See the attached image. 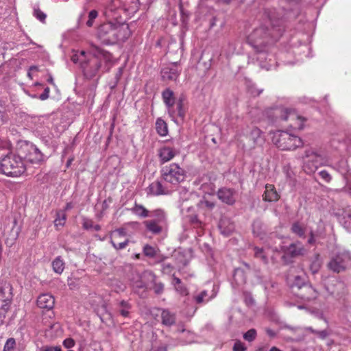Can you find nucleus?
<instances>
[{"label": "nucleus", "mask_w": 351, "mask_h": 351, "mask_svg": "<svg viewBox=\"0 0 351 351\" xmlns=\"http://www.w3.org/2000/svg\"><path fill=\"white\" fill-rule=\"evenodd\" d=\"M328 269L336 274L346 271L351 268V254L348 251L337 253L327 263Z\"/></svg>", "instance_id": "nucleus-8"}, {"label": "nucleus", "mask_w": 351, "mask_h": 351, "mask_svg": "<svg viewBox=\"0 0 351 351\" xmlns=\"http://www.w3.org/2000/svg\"><path fill=\"white\" fill-rule=\"evenodd\" d=\"M10 310V308L4 306L2 304H0V326H1L5 318V315L7 312Z\"/></svg>", "instance_id": "nucleus-50"}, {"label": "nucleus", "mask_w": 351, "mask_h": 351, "mask_svg": "<svg viewBox=\"0 0 351 351\" xmlns=\"http://www.w3.org/2000/svg\"><path fill=\"white\" fill-rule=\"evenodd\" d=\"M97 11L93 10L88 14V20L86 22V25L88 27H91L93 25V21L97 17Z\"/></svg>", "instance_id": "nucleus-49"}, {"label": "nucleus", "mask_w": 351, "mask_h": 351, "mask_svg": "<svg viewBox=\"0 0 351 351\" xmlns=\"http://www.w3.org/2000/svg\"><path fill=\"white\" fill-rule=\"evenodd\" d=\"M114 37H115L114 44L118 41L124 42L131 34L128 24L117 21V20L114 23Z\"/></svg>", "instance_id": "nucleus-15"}, {"label": "nucleus", "mask_w": 351, "mask_h": 351, "mask_svg": "<svg viewBox=\"0 0 351 351\" xmlns=\"http://www.w3.org/2000/svg\"><path fill=\"white\" fill-rule=\"evenodd\" d=\"M247 348L241 341H237L233 346V351H245Z\"/></svg>", "instance_id": "nucleus-53"}, {"label": "nucleus", "mask_w": 351, "mask_h": 351, "mask_svg": "<svg viewBox=\"0 0 351 351\" xmlns=\"http://www.w3.org/2000/svg\"><path fill=\"white\" fill-rule=\"evenodd\" d=\"M282 250L284 252L282 260L287 265L292 263L291 258L302 256L306 253L305 248L300 242L283 247Z\"/></svg>", "instance_id": "nucleus-11"}, {"label": "nucleus", "mask_w": 351, "mask_h": 351, "mask_svg": "<svg viewBox=\"0 0 351 351\" xmlns=\"http://www.w3.org/2000/svg\"><path fill=\"white\" fill-rule=\"evenodd\" d=\"M143 253L146 256L148 257H155L156 256V249L149 245H145L143 247Z\"/></svg>", "instance_id": "nucleus-43"}, {"label": "nucleus", "mask_w": 351, "mask_h": 351, "mask_svg": "<svg viewBox=\"0 0 351 351\" xmlns=\"http://www.w3.org/2000/svg\"><path fill=\"white\" fill-rule=\"evenodd\" d=\"M180 72L181 69H179L177 63H173L162 69L161 77L165 81H176Z\"/></svg>", "instance_id": "nucleus-17"}, {"label": "nucleus", "mask_w": 351, "mask_h": 351, "mask_svg": "<svg viewBox=\"0 0 351 351\" xmlns=\"http://www.w3.org/2000/svg\"><path fill=\"white\" fill-rule=\"evenodd\" d=\"M12 290V286L9 282H0V304L10 308L13 298Z\"/></svg>", "instance_id": "nucleus-13"}, {"label": "nucleus", "mask_w": 351, "mask_h": 351, "mask_svg": "<svg viewBox=\"0 0 351 351\" xmlns=\"http://www.w3.org/2000/svg\"><path fill=\"white\" fill-rule=\"evenodd\" d=\"M303 159V169L307 174L313 173L319 167L326 165L324 156L311 149L305 151Z\"/></svg>", "instance_id": "nucleus-9"}, {"label": "nucleus", "mask_w": 351, "mask_h": 351, "mask_svg": "<svg viewBox=\"0 0 351 351\" xmlns=\"http://www.w3.org/2000/svg\"><path fill=\"white\" fill-rule=\"evenodd\" d=\"M97 36L104 45H114L115 39V37H114V23L109 21L100 25L97 29Z\"/></svg>", "instance_id": "nucleus-10"}, {"label": "nucleus", "mask_w": 351, "mask_h": 351, "mask_svg": "<svg viewBox=\"0 0 351 351\" xmlns=\"http://www.w3.org/2000/svg\"><path fill=\"white\" fill-rule=\"evenodd\" d=\"M134 286L136 288L143 289L147 288L148 287V285L143 281V278H141L140 280H137L136 282H135Z\"/></svg>", "instance_id": "nucleus-56"}, {"label": "nucleus", "mask_w": 351, "mask_h": 351, "mask_svg": "<svg viewBox=\"0 0 351 351\" xmlns=\"http://www.w3.org/2000/svg\"><path fill=\"white\" fill-rule=\"evenodd\" d=\"M315 334L322 339H325L329 335V333L326 330H317V332Z\"/></svg>", "instance_id": "nucleus-61"}, {"label": "nucleus", "mask_w": 351, "mask_h": 351, "mask_svg": "<svg viewBox=\"0 0 351 351\" xmlns=\"http://www.w3.org/2000/svg\"><path fill=\"white\" fill-rule=\"evenodd\" d=\"M52 267L54 272L60 274L64 269V263L62 259L58 256L56 257L52 262Z\"/></svg>", "instance_id": "nucleus-34"}, {"label": "nucleus", "mask_w": 351, "mask_h": 351, "mask_svg": "<svg viewBox=\"0 0 351 351\" xmlns=\"http://www.w3.org/2000/svg\"><path fill=\"white\" fill-rule=\"evenodd\" d=\"M49 91H50L49 88L46 87L44 89L43 93L39 95L38 98L43 101L48 99L49 97Z\"/></svg>", "instance_id": "nucleus-58"}, {"label": "nucleus", "mask_w": 351, "mask_h": 351, "mask_svg": "<svg viewBox=\"0 0 351 351\" xmlns=\"http://www.w3.org/2000/svg\"><path fill=\"white\" fill-rule=\"evenodd\" d=\"M132 213L141 217L145 218L149 216L150 211L146 209L143 205L134 203V206L130 209Z\"/></svg>", "instance_id": "nucleus-29"}, {"label": "nucleus", "mask_w": 351, "mask_h": 351, "mask_svg": "<svg viewBox=\"0 0 351 351\" xmlns=\"http://www.w3.org/2000/svg\"><path fill=\"white\" fill-rule=\"evenodd\" d=\"M173 189H169V187L164 186L159 181H155L152 182L148 187V194L153 195H161L169 194Z\"/></svg>", "instance_id": "nucleus-21"}, {"label": "nucleus", "mask_w": 351, "mask_h": 351, "mask_svg": "<svg viewBox=\"0 0 351 351\" xmlns=\"http://www.w3.org/2000/svg\"><path fill=\"white\" fill-rule=\"evenodd\" d=\"M202 180H209V182H204L202 184L201 188L202 189V190L206 193H208V194L213 193L215 190V185L213 183V182H212L210 180V178H208V176H205L202 178Z\"/></svg>", "instance_id": "nucleus-35"}, {"label": "nucleus", "mask_w": 351, "mask_h": 351, "mask_svg": "<svg viewBox=\"0 0 351 351\" xmlns=\"http://www.w3.org/2000/svg\"><path fill=\"white\" fill-rule=\"evenodd\" d=\"M217 197L222 202L233 205L236 202V191L232 189L223 187L217 191Z\"/></svg>", "instance_id": "nucleus-19"}, {"label": "nucleus", "mask_w": 351, "mask_h": 351, "mask_svg": "<svg viewBox=\"0 0 351 351\" xmlns=\"http://www.w3.org/2000/svg\"><path fill=\"white\" fill-rule=\"evenodd\" d=\"M180 283H182L181 280L179 278L173 276L172 284L173 285L174 287Z\"/></svg>", "instance_id": "nucleus-64"}, {"label": "nucleus", "mask_w": 351, "mask_h": 351, "mask_svg": "<svg viewBox=\"0 0 351 351\" xmlns=\"http://www.w3.org/2000/svg\"><path fill=\"white\" fill-rule=\"evenodd\" d=\"M162 179L170 184L171 189L177 187L186 178L185 171L177 163H171L161 169Z\"/></svg>", "instance_id": "nucleus-6"}, {"label": "nucleus", "mask_w": 351, "mask_h": 351, "mask_svg": "<svg viewBox=\"0 0 351 351\" xmlns=\"http://www.w3.org/2000/svg\"><path fill=\"white\" fill-rule=\"evenodd\" d=\"M291 230L300 238L306 237V228L299 222H294L291 227Z\"/></svg>", "instance_id": "nucleus-32"}, {"label": "nucleus", "mask_w": 351, "mask_h": 351, "mask_svg": "<svg viewBox=\"0 0 351 351\" xmlns=\"http://www.w3.org/2000/svg\"><path fill=\"white\" fill-rule=\"evenodd\" d=\"M263 196V199L267 202H276L280 198L274 186L268 184L265 186V191Z\"/></svg>", "instance_id": "nucleus-25"}, {"label": "nucleus", "mask_w": 351, "mask_h": 351, "mask_svg": "<svg viewBox=\"0 0 351 351\" xmlns=\"http://www.w3.org/2000/svg\"><path fill=\"white\" fill-rule=\"evenodd\" d=\"M254 256L256 258L261 259L265 264L268 263V258L266 256L263 248L255 247L254 248Z\"/></svg>", "instance_id": "nucleus-39"}, {"label": "nucleus", "mask_w": 351, "mask_h": 351, "mask_svg": "<svg viewBox=\"0 0 351 351\" xmlns=\"http://www.w3.org/2000/svg\"><path fill=\"white\" fill-rule=\"evenodd\" d=\"M26 171L27 167L19 154H8L0 161V172L7 176L19 177Z\"/></svg>", "instance_id": "nucleus-3"}, {"label": "nucleus", "mask_w": 351, "mask_h": 351, "mask_svg": "<svg viewBox=\"0 0 351 351\" xmlns=\"http://www.w3.org/2000/svg\"><path fill=\"white\" fill-rule=\"evenodd\" d=\"M143 278H147L148 280H150L153 283V289L154 290V292L156 294H160L162 293L164 290V285L162 282H156V276L152 272H147L143 274Z\"/></svg>", "instance_id": "nucleus-28"}, {"label": "nucleus", "mask_w": 351, "mask_h": 351, "mask_svg": "<svg viewBox=\"0 0 351 351\" xmlns=\"http://www.w3.org/2000/svg\"><path fill=\"white\" fill-rule=\"evenodd\" d=\"M129 241L128 239L125 240L124 241L119 242L117 243L114 240L111 239L110 243L112 245V246L116 250H122L126 247V246L128 245Z\"/></svg>", "instance_id": "nucleus-47"}, {"label": "nucleus", "mask_w": 351, "mask_h": 351, "mask_svg": "<svg viewBox=\"0 0 351 351\" xmlns=\"http://www.w3.org/2000/svg\"><path fill=\"white\" fill-rule=\"evenodd\" d=\"M327 291L333 297L340 299L346 293V286L340 280H335L334 282L327 286Z\"/></svg>", "instance_id": "nucleus-18"}, {"label": "nucleus", "mask_w": 351, "mask_h": 351, "mask_svg": "<svg viewBox=\"0 0 351 351\" xmlns=\"http://www.w3.org/2000/svg\"><path fill=\"white\" fill-rule=\"evenodd\" d=\"M118 308V311L121 316L123 317H129L132 305L128 301L121 300L119 302Z\"/></svg>", "instance_id": "nucleus-33"}, {"label": "nucleus", "mask_w": 351, "mask_h": 351, "mask_svg": "<svg viewBox=\"0 0 351 351\" xmlns=\"http://www.w3.org/2000/svg\"><path fill=\"white\" fill-rule=\"evenodd\" d=\"M174 288L176 291L182 295H186L189 293L187 288L182 283L176 285Z\"/></svg>", "instance_id": "nucleus-51"}, {"label": "nucleus", "mask_w": 351, "mask_h": 351, "mask_svg": "<svg viewBox=\"0 0 351 351\" xmlns=\"http://www.w3.org/2000/svg\"><path fill=\"white\" fill-rule=\"evenodd\" d=\"M63 345L66 348H71L74 346L75 341L71 338H67L63 341Z\"/></svg>", "instance_id": "nucleus-57"}, {"label": "nucleus", "mask_w": 351, "mask_h": 351, "mask_svg": "<svg viewBox=\"0 0 351 351\" xmlns=\"http://www.w3.org/2000/svg\"><path fill=\"white\" fill-rule=\"evenodd\" d=\"M212 297H208V292L206 290L201 291L200 293L193 295V300L196 304L202 305L208 302L210 300Z\"/></svg>", "instance_id": "nucleus-31"}, {"label": "nucleus", "mask_w": 351, "mask_h": 351, "mask_svg": "<svg viewBox=\"0 0 351 351\" xmlns=\"http://www.w3.org/2000/svg\"><path fill=\"white\" fill-rule=\"evenodd\" d=\"M33 15L40 22H42V23L45 22L47 15L43 11H41L38 8H34Z\"/></svg>", "instance_id": "nucleus-44"}, {"label": "nucleus", "mask_w": 351, "mask_h": 351, "mask_svg": "<svg viewBox=\"0 0 351 351\" xmlns=\"http://www.w3.org/2000/svg\"><path fill=\"white\" fill-rule=\"evenodd\" d=\"M162 324L166 326H171L176 323V314L168 309H162L161 312Z\"/></svg>", "instance_id": "nucleus-26"}, {"label": "nucleus", "mask_w": 351, "mask_h": 351, "mask_svg": "<svg viewBox=\"0 0 351 351\" xmlns=\"http://www.w3.org/2000/svg\"><path fill=\"white\" fill-rule=\"evenodd\" d=\"M88 53L90 57L86 59V52L82 51L80 54L82 58L80 60L84 74L87 78H93L98 74L101 66V59L106 63L104 67L105 71L108 72L110 71L112 59V56L110 53L94 44H91Z\"/></svg>", "instance_id": "nucleus-2"}, {"label": "nucleus", "mask_w": 351, "mask_h": 351, "mask_svg": "<svg viewBox=\"0 0 351 351\" xmlns=\"http://www.w3.org/2000/svg\"><path fill=\"white\" fill-rule=\"evenodd\" d=\"M123 8L122 0H111L105 9L104 14L108 19L117 20Z\"/></svg>", "instance_id": "nucleus-16"}, {"label": "nucleus", "mask_w": 351, "mask_h": 351, "mask_svg": "<svg viewBox=\"0 0 351 351\" xmlns=\"http://www.w3.org/2000/svg\"><path fill=\"white\" fill-rule=\"evenodd\" d=\"M308 239L307 240V243L310 245H315L317 243V239L318 237L317 232H315L313 230H311L308 233Z\"/></svg>", "instance_id": "nucleus-46"}, {"label": "nucleus", "mask_w": 351, "mask_h": 351, "mask_svg": "<svg viewBox=\"0 0 351 351\" xmlns=\"http://www.w3.org/2000/svg\"><path fill=\"white\" fill-rule=\"evenodd\" d=\"M272 141L282 150H294L303 145V141L300 137L285 131L276 132Z\"/></svg>", "instance_id": "nucleus-5"}, {"label": "nucleus", "mask_w": 351, "mask_h": 351, "mask_svg": "<svg viewBox=\"0 0 351 351\" xmlns=\"http://www.w3.org/2000/svg\"><path fill=\"white\" fill-rule=\"evenodd\" d=\"M66 219V215L62 210H60L56 214V218L54 220L55 226H63Z\"/></svg>", "instance_id": "nucleus-37"}, {"label": "nucleus", "mask_w": 351, "mask_h": 351, "mask_svg": "<svg viewBox=\"0 0 351 351\" xmlns=\"http://www.w3.org/2000/svg\"><path fill=\"white\" fill-rule=\"evenodd\" d=\"M179 153V148L175 147V145H166L158 149V156L161 164L171 160Z\"/></svg>", "instance_id": "nucleus-14"}, {"label": "nucleus", "mask_w": 351, "mask_h": 351, "mask_svg": "<svg viewBox=\"0 0 351 351\" xmlns=\"http://www.w3.org/2000/svg\"><path fill=\"white\" fill-rule=\"evenodd\" d=\"M156 130L157 133L161 136H165L168 134L167 124L161 118H158L156 119Z\"/></svg>", "instance_id": "nucleus-30"}, {"label": "nucleus", "mask_w": 351, "mask_h": 351, "mask_svg": "<svg viewBox=\"0 0 351 351\" xmlns=\"http://www.w3.org/2000/svg\"><path fill=\"white\" fill-rule=\"evenodd\" d=\"M319 176L326 182H330L332 180V176L326 170H322L319 172Z\"/></svg>", "instance_id": "nucleus-54"}, {"label": "nucleus", "mask_w": 351, "mask_h": 351, "mask_svg": "<svg viewBox=\"0 0 351 351\" xmlns=\"http://www.w3.org/2000/svg\"><path fill=\"white\" fill-rule=\"evenodd\" d=\"M252 231L255 236L262 238L264 231L263 230V223L259 220H255L252 223Z\"/></svg>", "instance_id": "nucleus-36"}, {"label": "nucleus", "mask_w": 351, "mask_h": 351, "mask_svg": "<svg viewBox=\"0 0 351 351\" xmlns=\"http://www.w3.org/2000/svg\"><path fill=\"white\" fill-rule=\"evenodd\" d=\"M307 283L305 281V279L300 276H295L294 277V281L291 285L293 289L297 288L298 291H300L304 285H306Z\"/></svg>", "instance_id": "nucleus-38"}, {"label": "nucleus", "mask_w": 351, "mask_h": 351, "mask_svg": "<svg viewBox=\"0 0 351 351\" xmlns=\"http://www.w3.org/2000/svg\"><path fill=\"white\" fill-rule=\"evenodd\" d=\"M265 24L256 28L248 36L247 42L258 53L267 52L284 32L283 21L276 16L275 10H265Z\"/></svg>", "instance_id": "nucleus-1"}, {"label": "nucleus", "mask_w": 351, "mask_h": 351, "mask_svg": "<svg viewBox=\"0 0 351 351\" xmlns=\"http://www.w3.org/2000/svg\"><path fill=\"white\" fill-rule=\"evenodd\" d=\"M189 222L193 226L194 228H201L202 222L198 219L197 215H191L188 217Z\"/></svg>", "instance_id": "nucleus-42"}, {"label": "nucleus", "mask_w": 351, "mask_h": 351, "mask_svg": "<svg viewBox=\"0 0 351 351\" xmlns=\"http://www.w3.org/2000/svg\"><path fill=\"white\" fill-rule=\"evenodd\" d=\"M40 351H62L60 346H45L40 348Z\"/></svg>", "instance_id": "nucleus-55"}, {"label": "nucleus", "mask_w": 351, "mask_h": 351, "mask_svg": "<svg viewBox=\"0 0 351 351\" xmlns=\"http://www.w3.org/2000/svg\"><path fill=\"white\" fill-rule=\"evenodd\" d=\"M296 294L299 298L306 301H310L317 298L318 295L316 290L308 283L304 285L300 292H298Z\"/></svg>", "instance_id": "nucleus-22"}, {"label": "nucleus", "mask_w": 351, "mask_h": 351, "mask_svg": "<svg viewBox=\"0 0 351 351\" xmlns=\"http://www.w3.org/2000/svg\"><path fill=\"white\" fill-rule=\"evenodd\" d=\"M83 228L86 230H90L91 228H93V222L92 220H90V219H84V221H83Z\"/></svg>", "instance_id": "nucleus-59"}, {"label": "nucleus", "mask_w": 351, "mask_h": 351, "mask_svg": "<svg viewBox=\"0 0 351 351\" xmlns=\"http://www.w3.org/2000/svg\"><path fill=\"white\" fill-rule=\"evenodd\" d=\"M174 270V267L170 263H163L162 265V271L166 274H171Z\"/></svg>", "instance_id": "nucleus-52"}, {"label": "nucleus", "mask_w": 351, "mask_h": 351, "mask_svg": "<svg viewBox=\"0 0 351 351\" xmlns=\"http://www.w3.org/2000/svg\"><path fill=\"white\" fill-rule=\"evenodd\" d=\"M176 111L177 115L182 119H183L185 116V110L184 108V104L181 103V101L176 102Z\"/></svg>", "instance_id": "nucleus-48"}, {"label": "nucleus", "mask_w": 351, "mask_h": 351, "mask_svg": "<svg viewBox=\"0 0 351 351\" xmlns=\"http://www.w3.org/2000/svg\"><path fill=\"white\" fill-rule=\"evenodd\" d=\"M16 346V340L14 338H8L3 346V351H14Z\"/></svg>", "instance_id": "nucleus-40"}, {"label": "nucleus", "mask_w": 351, "mask_h": 351, "mask_svg": "<svg viewBox=\"0 0 351 351\" xmlns=\"http://www.w3.org/2000/svg\"><path fill=\"white\" fill-rule=\"evenodd\" d=\"M5 112L4 104L0 101V125L3 123V116Z\"/></svg>", "instance_id": "nucleus-60"}, {"label": "nucleus", "mask_w": 351, "mask_h": 351, "mask_svg": "<svg viewBox=\"0 0 351 351\" xmlns=\"http://www.w3.org/2000/svg\"><path fill=\"white\" fill-rule=\"evenodd\" d=\"M151 219L144 221L146 230L154 234H160L167 226V214L165 210L157 208L150 211Z\"/></svg>", "instance_id": "nucleus-4"}, {"label": "nucleus", "mask_w": 351, "mask_h": 351, "mask_svg": "<svg viewBox=\"0 0 351 351\" xmlns=\"http://www.w3.org/2000/svg\"><path fill=\"white\" fill-rule=\"evenodd\" d=\"M55 304L53 296L49 293L41 294L37 299V306L40 308L50 310Z\"/></svg>", "instance_id": "nucleus-23"}, {"label": "nucleus", "mask_w": 351, "mask_h": 351, "mask_svg": "<svg viewBox=\"0 0 351 351\" xmlns=\"http://www.w3.org/2000/svg\"><path fill=\"white\" fill-rule=\"evenodd\" d=\"M274 114L277 119L280 120L287 121L290 117L293 120H297L298 122V125H293V127L298 128V130H302L304 128V122L305 119L300 116H298L293 110L285 108H278L274 110Z\"/></svg>", "instance_id": "nucleus-12"}, {"label": "nucleus", "mask_w": 351, "mask_h": 351, "mask_svg": "<svg viewBox=\"0 0 351 351\" xmlns=\"http://www.w3.org/2000/svg\"><path fill=\"white\" fill-rule=\"evenodd\" d=\"M162 97L163 101L168 109V112L170 116L174 117L176 114V111L173 109V107L176 103L174 93L171 89L166 88L162 91Z\"/></svg>", "instance_id": "nucleus-20"}, {"label": "nucleus", "mask_w": 351, "mask_h": 351, "mask_svg": "<svg viewBox=\"0 0 351 351\" xmlns=\"http://www.w3.org/2000/svg\"><path fill=\"white\" fill-rule=\"evenodd\" d=\"M219 228L221 234L228 236L234 230V226L228 218H222L219 223Z\"/></svg>", "instance_id": "nucleus-27"}, {"label": "nucleus", "mask_w": 351, "mask_h": 351, "mask_svg": "<svg viewBox=\"0 0 351 351\" xmlns=\"http://www.w3.org/2000/svg\"><path fill=\"white\" fill-rule=\"evenodd\" d=\"M16 219H14L12 222V226L10 230H8V227H5L3 230V235L5 237L6 243L12 245L18 238L19 230L16 228Z\"/></svg>", "instance_id": "nucleus-24"}, {"label": "nucleus", "mask_w": 351, "mask_h": 351, "mask_svg": "<svg viewBox=\"0 0 351 351\" xmlns=\"http://www.w3.org/2000/svg\"><path fill=\"white\" fill-rule=\"evenodd\" d=\"M321 267V261L319 259V254H317L315 257V261L311 265V270L313 274L317 273Z\"/></svg>", "instance_id": "nucleus-41"}, {"label": "nucleus", "mask_w": 351, "mask_h": 351, "mask_svg": "<svg viewBox=\"0 0 351 351\" xmlns=\"http://www.w3.org/2000/svg\"><path fill=\"white\" fill-rule=\"evenodd\" d=\"M10 146V145L6 139L0 137V149H8Z\"/></svg>", "instance_id": "nucleus-62"}, {"label": "nucleus", "mask_w": 351, "mask_h": 351, "mask_svg": "<svg viewBox=\"0 0 351 351\" xmlns=\"http://www.w3.org/2000/svg\"><path fill=\"white\" fill-rule=\"evenodd\" d=\"M115 232H117V236H115V238L117 237H125L126 235V232L124 228H119Z\"/></svg>", "instance_id": "nucleus-63"}, {"label": "nucleus", "mask_w": 351, "mask_h": 351, "mask_svg": "<svg viewBox=\"0 0 351 351\" xmlns=\"http://www.w3.org/2000/svg\"><path fill=\"white\" fill-rule=\"evenodd\" d=\"M256 337V330L254 328L250 329L243 335V339L249 342L255 339Z\"/></svg>", "instance_id": "nucleus-45"}, {"label": "nucleus", "mask_w": 351, "mask_h": 351, "mask_svg": "<svg viewBox=\"0 0 351 351\" xmlns=\"http://www.w3.org/2000/svg\"><path fill=\"white\" fill-rule=\"evenodd\" d=\"M17 149L22 158L31 163L38 164L44 160V155L32 143L27 141H21L18 144Z\"/></svg>", "instance_id": "nucleus-7"}]
</instances>
